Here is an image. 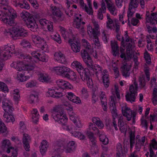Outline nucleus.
Masks as SVG:
<instances>
[{
	"label": "nucleus",
	"mask_w": 157,
	"mask_h": 157,
	"mask_svg": "<svg viewBox=\"0 0 157 157\" xmlns=\"http://www.w3.org/2000/svg\"><path fill=\"white\" fill-rule=\"evenodd\" d=\"M14 65V67L18 71H25L23 73H18L17 74V79L21 82L25 81L30 78V75H28V74L29 73V71L33 70L35 66L34 64H31V63L23 64L22 62H15Z\"/></svg>",
	"instance_id": "nucleus-1"
},
{
	"label": "nucleus",
	"mask_w": 157,
	"mask_h": 157,
	"mask_svg": "<svg viewBox=\"0 0 157 157\" xmlns=\"http://www.w3.org/2000/svg\"><path fill=\"white\" fill-rule=\"evenodd\" d=\"M55 56L58 57L59 59L58 61L59 63L62 64H66V59H65L64 55L61 52H56L55 54Z\"/></svg>",
	"instance_id": "nucleus-24"
},
{
	"label": "nucleus",
	"mask_w": 157,
	"mask_h": 157,
	"mask_svg": "<svg viewBox=\"0 0 157 157\" xmlns=\"http://www.w3.org/2000/svg\"><path fill=\"white\" fill-rule=\"evenodd\" d=\"M151 20H152L153 22L154 21L156 22L155 23V24H157V13H153L151 14Z\"/></svg>",
	"instance_id": "nucleus-49"
},
{
	"label": "nucleus",
	"mask_w": 157,
	"mask_h": 157,
	"mask_svg": "<svg viewBox=\"0 0 157 157\" xmlns=\"http://www.w3.org/2000/svg\"><path fill=\"white\" fill-rule=\"evenodd\" d=\"M12 46V45L10 47H11ZM13 46H14V48H15L14 46L13 45ZM11 50V51L10 52L9 54V55L8 56H7L6 57V58H7V59L9 58V57H10L11 56V54H14L15 56H19L18 57L22 59H23L24 62H28L30 63L32 62L33 63H34L36 62L34 60V59L29 55H24L21 53V52H18L17 51H16L14 50V49L12 50Z\"/></svg>",
	"instance_id": "nucleus-8"
},
{
	"label": "nucleus",
	"mask_w": 157,
	"mask_h": 157,
	"mask_svg": "<svg viewBox=\"0 0 157 157\" xmlns=\"http://www.w3.org/2000/svg\"><path fill=\"white\" fill-rule=\"evenodd\" d=\"M74 123L77 128H81L82 127V125L81 123V121L79 120V119L77 120V121H76Z\"/></svg>",
	"instance_id": "nucleus-61"
},
{
	"label": "nucleus",
	"mask_w": 157,
	"mask_h": 157,
	"mask_svg": "<svg viewBox=\"0 0 157 157\" xmlns=\"http://www.w3.org/2000/svg\"><path fill=\"white\" fill-rule=\"evenodd\" d=\"M84 73L82 72V76L81 77L83 81L86 80L88 86L89 85L92 86L93 85V82L91 79H90V71L87 69H85L84 70Z\"/></svg>",
	"instance_id": "nucleus-12"
},
{
	"label": "nucleus",
	"mask_w": 157,
	"mask_h": 157,
	"mask_svg": "<svg viewBox=\"0 0 157 157\" xmlns=\"http://www.w3.org/2000/svg\"><path fill=\"white\" fill-rule=\"evenodd\" d=\"M28 16L27 19V22L26 23L27 26L32 31H36L38 26L34 18L33 17Z\"/></svg>",
	"instance_id": "nucleus-11"
},
{
	"label": "nucleus",
	"mask_w": 157,
	"mask_h": 157,
	"mask_svg": "<svg viewBox=\"0 0 157 157\" xmlns=\"http://www.w3.org/2000/svg\"><path fill=\"white\" fill-rule=\"evenodd\" d=\"M111 46L113 55L115 56H119L120 53H119V47L118 46L117 42L115 41L113 42L111 41Z\"/></svg>",
	"instance_id": "nucleus-19"
},
{
	"label": "nucleus",
	"mask_w": 157,
	"mask_h": 157,
	"mask_svg": "<svg viewBox=\"0 0 157 157\" xmlns=\"http://www.w3.org/2000/svg\"><path fill=\"white\" fill-rule=\"evenodd\" d=\"M102 78L105 87L107 88L109 86V83L108 75L107 74L103 75Z\"/></svg>",
	"instance_id": "nucleus-31"
},
{
	"label": "nucleus",
	"mask_w": 157,
	"mask_h": 157,
	"mask_svg": "<svg viewBox=\"0 0 157 157\" xmlns=\"http://www.w3.org/2000/svg\"><path fill=\"white\" fill-rule=\"evenodd\" d=\"M151 142L149 145V152L150 155H155V152L153 151L152 147L154 149L157 150V142L155 139H153L151 140Z\"/></svg>",
	"instance_id": "nucleus-23"
},
{
	"label": "nucleus",
	"mask_w": 157,
	"mask_h": 157,
	"mask_svg": "<svg viewBox=\"0 0 157 157\" xmlns=\"http://www.w3.org/2000/svg\"><path fill=\"white\" fill-rule=\"evenodd\" d=\"M93 23L94 24V28L93 29L91 27V31H90V32H92L93 36L95 39H98V36L100 34V32L98 31L99 25L98 24V22L95 21H93Z\"/></svg>",
	"instance_id": "nucleus-18"
},
{
	"label": "nucleus",
	"mask_w": 157,
	"mask_h": 157,
	"mask_svg": "<svg viewBox=\"0 0 157 157\" xmlns=\"http://www.w3.org/2000/svg\"><path fill=\"white\" fill-rule=\"evenodd\" d=\"M54 69L57 74L73 81L75 80L76 75L70 68L65 67H55Z\"/></svg>",
	"instance_id": "nucleus-4"
},
{
	"label": "nucleus",
	"mask_w": 157,
	"mask_h": 157,
	"mask_svg": "<svg viewBox=\"0 0 157 157\" xmlns=\"http://www.w3.org/2000/svg\"><path fill=\"white\" fill-rule=\"evenodd\" d=\"M48 145L47 142L46 140H43L41 143L40 147V150L41 154L43 155L47 149Z\"/></svg>",
	"instance_id": "nucleus-28"
},
{
	"label": "nucleus",
	"mask_w": 157,
	"mask_h": 157,
	"mask_svg": "<svg viewBox=\"0 0 157 157\" xmlns=\"http://www.w3.org/2000/svg\"><path fill=\"white\" fill-rule=\"evenodd\" d=\"M127 63H126L125 64H124V65L121 67V68L122 69V75L125 77L129 76V73L128 72V71H129V69L127 66Z\"/></svg>",
	"instance_id": "nucleus-29"
},
{
	"label": "nucleus",
	"mask_w": 157,
	"mask_h": 157,
	"mask_svg": "<svg viewBox=\"0 0 157 157\" xmlns=\"http://www.w3.org/2000/svg\"><path fill=\"white\" fill-rule=\"evenodd\" d=\"M146 18V22H150L152 25H155V22H153L152 20H151V17L150 12L149 11H147L145 15Z\"/></svg>",
	"instance_id": "nucleus-33"
},
{
	"label": "nucleus",
	"mask_w": 157,
	"mask_h": 157,
	"mask_svg": "<svg viewBox=\"0 0 157 157\" xmlns=\"http://www.w3.org/2000/svg\"><path fill=\"white\" fill-rule=\"evenodd\" d=\"M87 134L90 140L92 142V144L95 145L96 144V138L94 136V134L88 131Z\"/></svg>",
	"instance_id": "nucleus-34"
},
{
	"label": "nucleus",
	"mask_w": 157,
	"mask_h": 157,
	"mask_svg": "<svg viewBox=\"0 0 157 157\" xmlns=\"http://www.w3.org/2000/svg\"><path fill=\"white\" fill-rule=\"evenodd\" d=\"M38 116H37L35 117L34 115H33L32 117V121L33 122L35 123L36 124L38 121Z\"/></svg>",
	"instance_id": "nucleus-64"
},
{
	"label": "nucleus",
	"mask_w": 157,
	"mask_h": 157,
	"mask_svg": "<svg viewBox=\"0 0 157 157\" xmlns=\"http://www.w3.org/2000/svg\"><path fill=\"white\" fill-rule=\"evenodd\" d=\"M74 39H70L68 42L71 46V49L75 52H78L80 51V44L79 41H74Z\"/></svg>",
	"instance_id": "nucleus-13"
},
{
	"label": "nucleus",
	"mask_w": 157,
	"mask_h": 157,
	"mask_svg": "<svg viewBox=\"0 0 157 157\" xmlns=\"http://www.w3.org/2000/svg\"><path fill=\"white\" fill-rule=\"evenodd\" d=\"M53 40L56 41L59 44H60L61 42V40L60 38L59 35L58 34L55 35L53 37Z\"/></svg>",
	"instance_id": "nucleus-51"
},
{
	"label": "nucleus",
	"mask_w": 157,
	"mask_h": 157,
	"mask_svg": "<svg viewBox=\"0 0 157 157\" xmlns=\"http://www.w3.org/2000/svg\"><path fill=\"white\" fill-rule=\"evenodd\" d=\"M36 85V83L33 81H31L30 82L27 83L26 84V86L27 87L32 88Z\"/></svg>",
	"instance_id": "nucleus-47"
},
{
	"label": "nucleus",
	"mask_w": 157,
	"mask_h": 157,
	"mask_svg": "<svg viewBox=\"0 0 157 157\" xmlns=\"http://www.w3.org/2000/svg\"><path fill=\"white\" fill-rule=\"evenodd\" d=\"M138 3L137 0H130L129 5V9L130 10L133 8H136L138 5Z\"/></svg>",
	"instance_id": "nucleus-32"
},
{
	"label": "nucleus",
	"mask_w": 157,
	"mask_h": 157,
	"mask_svg": "<svg viewBox=\"0 0 157 157\" xmlns=\"http://www.w3.org/2000/svg\"><path fill=\"white\" fill-rule=\"evenodd\" d=\"M38 98V95L36 94H30L29 96V99L30 102L31 103H33L34 101H37Z\"/></svg>",
	"instance_id": "nucleus-43"
},
{
	"label": "nucleus",
	"mask_w": 157,
	"mask_h": 157,
	"mask_svg": "<svg viewBox=\"0 0 157 157\" xmlns=\"http://www.w3.org/2000/svg\"><path fill=\"white\" fill-rule=\"evenodd\" d=\"M21 44L24 48H30V44L29 42L26 40H23L21 43Z\"/></svg>",
	"instance_id": "nucleus-42"
},
{
	"label": "nucleus",
	"mask_w": 157,
	"mask_h": 157,
	"mask_svg": "<svg viewBox=\"0 0 157 157\" xmlns=\"http://www.w3.org/2000/svg\"><path fill=\"white\" fill-rule=\"evenodd\" d=\"M0 91H2L6 93L8 92V89L7 86L5 83L3 82H0Z\"/></svg>",
	"instance_id": "nucleus-38"
},
{
	"label": "nucleus",
	"mask_w": 157,
	"mask_h": 157,
	"mask_svg": "<svg viewBox=\"0 0 157 157\" xmlns=\"http://www.w3.org/2000/svg\"><path fill=\"white\" fill-rule=\"evenodd\" d=\"M100 141L104 145H106L108 143V139L104 135L101 134L99 136Z\"/></svg>",
	"instance_id": "nucleus-37"
},
{
	"label": "nucleus",
	"mask_w": 157,
	"mask_h": 157,
	"mask_svg": "<svg viewBox=\"0 0 157 157\" xmlns=\"http://www.w3.org/2000/svg\"><path fill=\"white\" fill-rule=\"evenodd\" d=\"M7 128L5 124L0 120V134L2 133L4 136L7 134Z\"/></svg>",
	"instance_id": "nucleus-30"
},
{
	"label": "nucleus",
	"mask_w": 157,
	"mask_h": 157,
	"mask_svg": "<svg viewBox=\"0 0 157 157\" xmlns=\"http://www.w3.org/2000/svg\"><path fill=\"white\" fill-rule=\"evenodd\" d=\"M144 58L146 61V63L148 64L151 63V58L148 52L146 51L144 55Z\"/></svg>",
	"instance_id": "nucleus-40"
},
{
	"label": "nucleus",
	"mask_w": 157,
	"mask_h": 157,
	"mask_svg": "<svg viewBox=\"0 0 157 157\" xmlns=\"http://www.w3.org/2000/svg\"><path fill=\"white\" fill-rule=\"evenodd\" d=\"M81 132H76V131H72L71 132V133L72 135L74 136L75 137H77L78 139V137L81 135Z\"/></svg>",
	"instance_id": "nucleus-57"
},
{
	"label": "nucleus",
	"mask_w": 157,
	"mask_h": 157,
	"mask_svg": "<svg viewBox=\"0 0 157 157\" xmlns=\"http://www.w3.org/2000/svg\"><path fill=\"white\" fill-rule=\"evenodd\" d=\"M107 5V8L108 10H109L110 13L112 14H113L114 13V12L115 10V8L113 5L112 4H108Z\"/></svg>",
	"instance_id": "nucleus-46"
},
{
	"label": "nucleus",
	"mask_w": 157,
	"mask_h": 157,
	"mask_svg": "<svg viewBox=\"0 0 157 157\" xmlns=\"http://www.w3.org/2000/svg\"><path fill=\"white\" fill-rule=\"evenodd\" d=\"M9 4L8 0H0V5L8 6Z\"/></svg>",
	"instance_id": "nucleus-53"
},
{
	"label": "nucleus",
	"mask_w": 157,
	"mask_h": 157,
	"mask_svg": "<svg viewBox=\"0 0 157 157\" xmlns=\"http://www.w3.org/2000/svg\"><path fill=\"white\" fill-rule=\"evenodd\" d=\"M124 150L123 151L121 144L120 143H118L117 144V152L116 153L117 157H120V155L121 153L123 155L126 153L127 149H126V151L125 149L124 146Z\"/></svg>",
	"instance_id": "nucleus-26"
},
{
	"label": "nucleus",
	"mask_w": 157,
	"mask_h": 157,
	"mask_svg": "<svg viewBox=\"0 0 157 157\" xmlns=\"http://www.w3.org/2000/svg\"><path fill=\"white\" fill-rule=\"evenodd\" d=\"M134 84L135 87L134 88V86L132 85L129 87V91L130 93L128 92L125 95L126 99L127 101H130L131 103L132 102L135 101L136 99L135 96L137 94V84L136 82H134Z\"/></svg>",
	"instance_id": "nucleus-9"
},
{
	"label": "nucleus",
	"mask_w": 157,
	"mask_h": 157,
	"mask_svg": "<svg viewBox=\"0 0 157 157\" xmlns=\"http://www.w3.org/2000/svg\"><path fill=\"white\" fill-rule=\"evenodd\" d=\"M69 115L70 119L74 123H75V121H77V120L78 119V116L73 112H72L70 113H69Z\"/></svg>",
	"instance_id": "nucleus-39"
},
{
	"label": "nucleus",
	"mask_w": 157,
	"mask_h": 157,
	"mask_svg": "<svg viewBox=\"0 0 157 157\" xmlns=\"http://www.w3.org/2000/svg\"><path fill=\"white\" fill-rule=\"evenodd\" d=\"M96 124L98 126V127L100 128H102L104 127V124L100 120L98 121Z\"/></svg>",
	"instance_id": "nucleus-63"
},
{
	"label": "nucleus",
	"mask_w": 157,
	"mask_h": 157,
	"mask_svg": "<svg viewBox=\"0 0 157 157\" xmlns=\"http://www.w3.org/2000/svg\"><path fill=\"white\" fill-rule=\"evenodd\" d=\"M117 109L116 108H113L112 109V113L113 114V118L116 117L117 116Z\"/></svg>",
	"instance_id": "nucleus-62"
},
{
	"label": "nucleus",
	"mask_w": 157,
	"mask_h": 157,
	"mask_svg": "<svg viewBox=\"0 0 157 157\" xmlns=\"http://www.w3.org/2000/svg\"><path fill=\"white\" fill-rule=\"evenodd\" d=\"M123 117L121 115L118 119V126H124V122L123 120Z\"/></svg>",
	"instance_id": "nucleus-48"
},
{
	"label": "nucleus",
	"mask_w": 157,
	"mask_h": 157,
	"mask_svg": "<svg viewBox=\"0 0 157 157\" xmlns=\"http://www.w3.org/2000/svg\"><path fill=\"white\" fill-rule=\"evenodd\" d=\"M81 53L82 58L86 65L89 63V61L92 60L86 50L82 49L81 51Z\"/></svg>",
	"instance_id": "nucleus-22"
},
{
	"label": "nucleus",
	"mask_w": 157,
	"mask_h": 157,
	"mask_svg": "<svg viewBox=\"0 0 157 157\" xmlns=\"http://www.w3.org/2000/svg\"><path fill=\"white\" fill-rule=\"evenodd\" d=\"M75 148V143L74 141L69 142L67 144V147L66 149V152L71 153L74 151Z\"/></svg>",
	"instance_id": "nucleus-25"
},
{
	"label": "nucleus",
	"mask_w": 157,
	"mask_h": 157,
	"mask_svg": "<svg viewBox=\"0 0 157 157\" xmlns=\"http://www.w3.org/2000/svg\"><path fill=\"white\" fill-rule=\"evenodd\" d=\"M64 149V147L63 146L62 142L61 141H57L55 144L54 148L55 153L57 152L58 154H60L63 152Z\"/></svg>",
	"instance_id": "nucleus-21"
},
{
	"label": "nucleus",
	"mask_w": 157,
	"mask_h": 157,
	"mask_svg": "<svg viewBox=\"0 0 157 157\" xmlns=\"http://www.w3.org/2000/svg\"><path fill=\"white\" fill-rule=\"evenodd\" d=\"M31 141L30 136L28 134L24 133L23 134L22 142L24 148L27 151H29V142Z\"/></svg>",
	"instance_id": "nucleus-14"
},
{
	"label": "nucleus",
	"mask_w": 157,
	"mask_h": 157,
	"mask_svg": "<svg viewBox=\"0 0 157 157\" xmlns=\"http://www.w3.org/2000/svg\"><path fill=\"white\" fill-rule=\"evenodd\" d=\"M67 97L68 99L71 101H72L75 98H77V97L74 95L71 92L68 93V95H67Z\"/></svg>",
	"instance_id": "nucleus-45"
},
{
	"label": "nucleus",
	"mask_w": 157,
	"mask_h": 157,
	"mask_svg": "<svg viewBox=\"0 0 157 157\" xmlns=\"http://www.w3.org/2000/svg\"><path fill=\"white\" fill-rule=\"evenodd\" d=\"M1 148L4 151H6L8 153H10V149H14V147L11 146L10 141L6 139L2 141Z\"/></svg>",
	"instance_id": "nucleus-15"
},
{
	"label": "nucleus",
	"mask_w": 157,
	"mask_h": 157,
	"mask_svg": "<svg viewBox=\"0 0 157 157\" xmlns=\"http://www.w3.org/2000/svg\"><path fill=\"white\" fill-rule=\"evenodd\" d=\"M14 6L16 7H19L21 9L29 10L30 9V6L25 0H19L18 1L15 2Z\"/></svg>",
	"instance_id": "nucleus-16"
},
{
	"label": "nucleus",
	"mask_w": 157,
	"mask_h": 157,
	"mask_svg": "<svg viewBox=\"0 0 157 157\" xmlns=\"http://www.w3.org/2000/svg\"><path fill=\"white\" fill-rule=\"evenodd\" d=\"M39 77L40 80L43 82H48L49 81V78H48V76L45 75L43 74H40L39 75Z\"/></svg>",
	"instance_id": "nucleus-36"
},
{
	"label": "nucleus",
	"mask_w": 157,
	"mask_h": 157,
	"mask_svg": "<svg viewBox=\"0 0 157 157\" xmlns=\"http://www.w3.org/2000/svg\"><path fill=\"white\" fill-rule=\"evenodd\" d=\"M141 125L142 127H144L146 129L148 128V124L147 121L144 119V117H143L141 119Z\"/></svg>",
	"instance_id": "nucleus-44"
},
{
	"label": "nucleus",
	"mask_w": 157,
	"mask_h": 157,
	"mask_svg": "<svg viewBox=\"0 0 157 157\" xmlns=\"http://www.w3.org/2000/svg\"><path fill=\"white\" fill-rule=\"evenodd\" d=\"M82 19L79 18L78 17H76L75 19L74 20L75 24V27L78 29H79L82 26V25H84L85 24V22L84 21L82 22Z\"/></svg>",
	"instance_id": "nucleus-27"
},
{
	"label": "nucleus",
	"mask_w": 157,
	"mask_h": 157,
	"mask_svg": "<svg viewBox=\"0 0 157 157\" xmlns=\"http://www.w3.org/2000/svg\"><path fill=\"white\" fill-rule=\"evenodd\" d=\"M14 49L13 46L9 47L7 45L4 47L2 50L0 49V71L2 70L4 66L3 60H6L7 56L9 55L10 52Z\"/></svg>",
	"instance_id": "nucleus-7"
},
{
	"label": "nucleus",
	"mask_w": 157,
	"mask_h": 157,
	"mask_svg": "<svg viewBox=\"0 0 157 157\" xmlns=\"http://www.w3.org/2000/svg\"><path fill=\"white\" fill-rule=\"evenodd\" d=\"M145 80L144 78L140 77L139 79V82H140V85L142 86V87H144L145 86L144 82Z\"/></svg>",
	"instance_id": "nucleus-59"
},
{
	"label": "nucleus",
	"mask_w": 157,
	"mask_h": 157,
	"mask_svg": "<svg viewBox=\"0 0 157 157\" xmlns=\"http://www.w3.org/2000/svg\"><path fill=\"white\" fill-rule=\"evenodd\" d=\"M56 89L49 90L46 95L47 96H50L57 98L62 96V93L61 92H57L56 90Z\"/></svg>",
	"instance_id": "nucleus-20"
},
{
	"label": "nucleus",
	"mask_w": 157,
	"mask_h": 157,
	"mask_svg": "<svg viewBox=\"0 0 157 157\" xmlns=\"http://www.w3.org/2000/svg\"><path fill=\"white\" fill-rule=\"evenodd\" d=\"M139 20L135 18H133L131 20V24L133 26H136L139 22Z\"/></svg>",
	"instance_id": "nucleus-58"
},
{
	"label": "nucleus",
	"mask_w": 157,
	"mask_h": 157,
	"mask_svg": "<svg viewBox=\"0 0 157 157\" xmlns=\"http://www.w3.org/2000/svg\"><path fill=\"white\" fill-rule=\"evenodd\" d=\"M120 57L121 58H124V63H126L127 61H129L131 59H130V58L127 57L126 56L125 54H121Z\"/></svg>",
	"instance_id": "nucleus-54"
},
{
	"label": "nucleus",
	"mask_w": 157,
	"mask_h": 157,
	"mask_svg": "<svg viewBox=\"0 0 157 157\" xmlns=\"http://www.w3.org/2000/svg\"><path fill=\"white\" fill-rule=\"evenodd\" d=\"M130 41L131 43H129L127 44L128 45L126 47L127 52H130L131 49H132V39H130Z\"/></svg>",
	"instance_id": "nucleus-52"
},
{
	"label": "nucleus",
	"mask_w": 157,
	"mask_h": 157,
	"mask_svg": "<svg viewBox=\"0 0 157 157\" xmlns=\"http://www.w3.org/2000/svg\"><path fill=\"white\" fill-rule=\"evenodd\" d=\"M98 18L101 20L103 19V16L101 9H99L98 11Z\"/></svg>",
	"instance_id": "nucleus-55"
},
{
	"label": "nucleus",
	"mask_w": 157,
	"mask_h": 157,
	"mask_svg": "<svg viewBox=\"0 0 157 157\" xmlns=\"http://www.w3.org/2000/svg\"><path fill=\"white\" fill-rule=\"evenodd\" d=\"M122 113L123 115L127 117V120L128 121H130L132 117V123L135 124L136 113L135 111H132L130 108L126 107L124 110H122Z\"/></svg>",
	"instance_id": "nucleus-10"
},
{
	"label": "nucleus",
	"mask_w": 157,
	"mask_h": 157,
	"mask_svg": "<svg viewBox=\"0 0 157 157\" xmlns=\"http://www.w3.org/2000/svg\"><path fill=\"white\" fill-rule=\"evenodd\" d=\"M53 111L58 113L55 115H52V117L55 121H58L59 123L62 125H67V118L65 117L63 114V110L61 107L56 106L54 108Z\"/></svg>",
	"instance_id": "nucleus-5"
},
{
	"label": "nucleus",
	"mask_w": 157,
	"mask_h": 157,
	"mask_svg": "<svg viewBox=\"0 0 157 157\" xmlns=\"http://www.w3.org/2000/svg\"><path fill=\"white\" fill-rule=\"evenodd\" d=\"M38 55V59L43 62H47L48 61V56L44 53L43 54H40V53H37Z\"/></svg>",
	"instance_id": "nucleus-35"
},
{
	"label": "nucleus",
	"mask_w": 157,
	"mask_h": 157,
	"mask_svg": "<svg viewBox=\"0 0 157 157\" xmlns=\"http://www.w3.org/2000/svg\"><path fill=\"white\" fill-rule=\"evenodd\" d=\"M85 9V11L87 12V13L89 14H92L93 13V10H91L90 9H89L88 7L85 5L84 7V9Z\"/></svg>",
	"instance_id": "nucleus-56"
},
{
	"label": "nucleus",
	"mask_w": 157,
	"mask_h": 157,
	"mask_svg": "<svg viewBox=\"0 0 157 157\" xmlns=\"http://www.w3.org/2000/svg\"><path fill=\"white\" fill-rule=\"evenodd\" d=\"M3 9L6 10L4 12L0 11V20L4 23L10 25L14 24V19L17 17L15 12L12 10H10L7 7H4Z\"/></svg>",
	"instance_id": "nucleus-2"
},
{
	"label": "nucleus",
	"mask_w": 157,
	"mask_h": 157,
	"mask_svg": "<svg viewBox=\"0 0 157 157\" xmlns=\"http://www.w3.org/2000/svg\"><path fill=\"white\" fill-rule=\"evenodd\" d=\"M2 107L6 113L8 114L7 118L5 120L7 123L11 121L13 122L15 121V119L12 115L13 108L11 105L10 101L6 98H4L2 102Z\"/></svg>",
	"instance_id": "nucleus-6"
},
{
	"label": "nucleus",
	"mask_w": 157,
	"mask_h": 157,
	"mask_svg": "<svg viewBox=\"0 0 157 157\" xmlns=\"http://www.w3.org/2000/svg\"><path fill=\"white\" fill-rule=\"evenodd\" d=\"M86 65L87 67L85 69H88L89 71L90 70H92L95 71L97 70L101 71L102 69L99 65L94 64V63L92 60H90V61H89V63L86 64Z\"/></svg>",
	"instance_id": "nucleus-17"
},
{
	"label": "nucleus",
	"mask_w": 157,
	"mask_h": 157,
	"mask_svg": "<svg viewBox=\"0 0 157 157\" xmlns=\"http://www.w3.org/2000/svg\"><path fill=\"white\" fill-rule=\"evenodd\" d=\"M10 29L7 33L8 35L14 39L20 37H25L28 36V33L22 27L18 25H14Z\"/></svg>",
	"instance_id": "nucleus-3"
},
{
	"label": "nucleus",
	"mask_w": 157,
	"mask_h": 157,
	"mask_svg": "<svg viewBox=\"0 0 157 157\" xmlns=\"http://www.w3.org/2000/svg\"><path fill=\"white\" fill-rule=\"evenodd\" d=\"M72 65L75 67L77 69L78 68H83L82 64L77 61H74L72 63Z\"/></svg>",
	"instance_id": "nucleus-41"
},
{
	"label": "nucleus",
	"mask_w": 157,
	"mask_h": 157,
	"mask_svg": "<svg viewBox=\"0 0 157 157\" xmlns=\"http://www.w3.org/2000/svg\"><path fill=\"white\" fill-rule=\"evenodd\" d=\"M64 84H62L63 86L65 87V88L67 89H72L73 88V86L68 82H64Z\"/></svg>",
	"instance_id": "nucleus-50"
},
{
	"label": "nucleus",
	"mask_w": 157,
	"mask_h": 157,
	"mask_svg": "<svg viewBox=\"0 0 157 157\" xmlns=\"http://www.w3.org/2000/svg\"><path fill=\"white\" fill-rule=\"evenodd\" d=\"M123 0H115L116 4L118 7H121L122 6Z\"/></svg>",
	"instance_id": "nucleus-60"
}]
</instances>
